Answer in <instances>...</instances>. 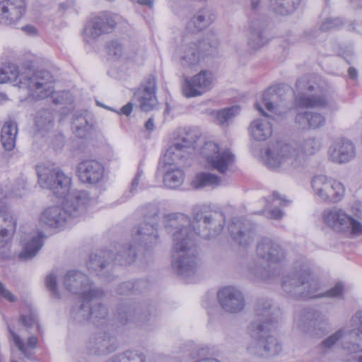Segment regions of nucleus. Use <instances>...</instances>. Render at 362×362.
I'll use <instances>...</instances> for the list:
<instances>
[{
    "instance_id": "obj_1",
    "label": "nucleus",
    "mask_w": 362,
    "mask_h": 362,
    "mask_svg": "<svg viewBox=\"0 0 362 362\" xmlns=\"http://www.w3.org/2000/svg\"><path fill=\"white\" fill-rule=\"evenodd\" d=\"M165 218V227L173 236V268L183 278L191 276L199 266L194 233L204 239L216 237L223 228L225 216L218 211L199 210L192 221L183 214H169Z\"/></svg>"
},
{
    "instance_id": "obj_2",
    "label": "nucleus",
    "mask_w": 362,
    "mask_h": 362,
    "mask_svg": "<svg viewBox=\"0 0 362 362\" xmlns=\"http://www.w3.org/2000/svg\"><path fill=\"white\" fill-rule=\"evenodd\" d=\"M38 182L42 188L49 189L56 196L65 197L63 207H48L40 216V223L49 228H61L69 218L82 215L88 202V194L76 191L69 194L71 178L60 169L46 165L37 167Z\"/></svg>"
},
{
    "instance_id": "obj_3",
    "label": "nucleus",
    "mask_w": 362,
    "mask_h": 362,
    "mask_svg": "<svg viewBox=\"0 0 362 362\" xmlns=\"http://www.w3.org/2000/svg\"><path fill=\"white\" fill-rule=\"evenodd\" d=\"M280 311L272 309L269 300H259L256 304L254 320L248 327L250 341L247 344V352L257 357L269 358L278 355L282 346L270 332L276 328Z\"/></svg>"
},
{
    "instance_id": "obj_4",
    "label": "nucleus",
    "mask_w": 362,
    "mask_h": 362,
    "mask_svg": "<svg viewBox=\"0 0 362 362\" xmlns=\"http://www.w3.org/2000/svg\"><path fill=\"white\" fill-rule=\"evenodd\" d=\"M320 149L319 141L313 137L294 144L278 142L266 150L263 159L267 168L272 170L296 169L304 165L307 156Z\"/></svg>"
},
{
    "instance_id": "obj_5",
    "label": "nucleus",
    "mask_w": 362,
    "mask_h": 362,
    "mask_svg": "<svg viewBox=\"0 0 362 362\" xmlns=\"http://www.w3.org/2000/svg\"><path fill=\"white\" fill-rule=\"evenodd\" d=\"M18 79L20 87L27 88L35 99L46 98L54 92L52 83L54 79L48 71H28L20 74L15 64H8L0 69V83L16 82Z\"/></svg>"
},
{
    "instance_id": "obj_6",
    "label": "nucleus",
    "mask_w": 362,
    "mask_h": 362,
    "mask_svg": "<svg viewBox=\"0 0 362 362\" xmlns=\"http://www.w3.org/2000/svg\"><path fill=\"white\" fill-rule=\"evenodd\" d=\"M218 45V38L214 32L207 33L202 40H195L187 35L173 47L172 59L184 69H193L205 54Z\"/></svg>"
},
{
    "instance_id": "obj_7",
    "label": "nucleus",
    "mask_w": 362,
    "mask_h": 362,
    "mask_svg": "<svg viewBox=\"0 0 362 362\" xmlns=\"http://www.w3.org/2000/svg\"><path fill=\"white\" fill-rule=\"evenodd\" d=\"M284 291L296 298H312L320 290L319 281L312 276L307 263H296L291 271L282 278Z\"/></svg>"
},
{
    "instance_id": "obj_8",
    "label": "nucleus",
    "mask_w": 362,
    "mask_h": 362,
    "mask_svg": "<svg viewBox=\"0 0 362 362\" xmlns=\"http://www.w3.org/2000/svg\"><path fill=\"white\" fill-rule=\"evenodd\" d=\"M256 252L260 259L250 263L249 271L253 276L258 279H268L270 274L267 267L271 264L283 261L285 258V252L281 246L269 238H263L258 242Z\"/></svg>"
},
{
    "instance_id": "obj_9",
    "label": "nucleus",
    "mask_w": 362,
    "mask_h": 362,
    "mask_svg": "<svg viewBox=\"0 0 362 362\" xmlns=\"http://www.w3.org/2000/svg\"><path fill=\"white\" fill-rule=\"evenodd\" d=\"M296 86L309 93L300 94L296 98L298 105L301 107L325 108L332 104L331 90L327 86L307 83L300 78L296 81Z\"/></svg>"
},
{
    "instance_id": "obj_10",
    "label": "nucleus",
    "mask_w": 362,
    "mask_h": 362,
    "mask_svg": "<svg viewBox=\"0 0 362 362\" xmlns=\"http://www.w3.org/2000/svg\"><path fill=\"white\" fill-rule=\"evenodd\" d=\"M353 329L349 340L341 341L344 354L341 362H362V310L356 312L351 320Z\"/></svg>"
},
{
    "instance_id": "obj_11",
    "label": "nucleus",
    "mask_w": 362,
    "mask_h": 362,
    "mask_svg": "<svg viewBox=\"0 0 362 362\" xmlns=\"http://www.w3.org/2000/svg\"><path fill=\"white\" fill-rule=\"evenodd\" d=\"M197 140V136L192 132H181L175 142L166 151L163 156L165 165H180L189 157L194 144Z\"/></svg>"
},
{
    "instance_id": "obj_12",
    "label": "nucleus",
    "mask_w": 362,
    "mask_h": 362,
    "mask_svg": "<svg viewBox=\"0 0 362 362\" xmlns=\"http://www.w3.org/2000/svg\"><path fill=\"white\" fill-rule=\"evenodd\" d=\"M323 220L326 225L336 232L354 235H362V223L342 209L334 208L325 211Z\"/></svg>"
},
{
    "instance_id": "obj_13",
    "label": "nucleus",
    "mask_w": 362,
    "mask_h": 362,
    "mask_svg": "<svg viewBox=\"0 0 362 362\" xmlns=\"http://www.w3.org/2000/svg\"><path fill=\"white\" fill-rule=\"evenodd\" d=\"M63 285L69 292L79 295L83 299L103 296V291L95 287L86 274L78 270L69 271L63 278Z\"/></svg>"
},
{
    "instance_id": "obj_14",
    "label": "nucleus",
    "mask_w": 362,
    "mask_h": 362,
    "mask_svg": "<svg viewBox=\"0 0 362 362\" xmlns=\"http://www.w3.org/2000/svg\"><path fill=\"white\" fill-rule=\"evenodd\" d=\"M311 186L315 195L324 202H337L345 194V187L341 182L322 175L315 176Z\"/></svg>"
},
{
    "instance_id": "obj_15",
    "label": "nucleus",
    "mask_w": 362,
    "mask_h": 362,
    "mask_svg": "<svg viewBox=\"0 0 362 362\" xmlns=\"http://www.w3.org/2000/svg\"><path fill=\"white\" fill-rule=\"evenodd\" d=\"M25 183L22 181L21 188L17 192L4 194L0 189V248L4 247L14 235L17 226V218L15 214L8 211L4 200L7 197H21Z\"/></svg>"
},
{
    "instance_id": "obj_16",
    "label": "nucleus",
    "mask_w": 362,
    "mask_h": 362,
    "mask_svg": "<svg viewBox=\"0 0 362 362\" xmlns=\"http://www.w3.org/2000/svg\"><path fill=\"white\" fill-rule=\"evenodd\" d=\"M207 164L214 170L224 174L235 161V156L228 149L221 150L218 146L212 141L205 143L202 148Z\"/></svg>"
},
{
    "instance_id": "obj_17",
    "label": "nucleus",
    "mask_w": 362,
    "mask_h": 362,
    "mask_svg": "<svg viewBox=\"0 0 362 362\" xmlns=\"http://www.w3.org/2000/svg\"><path fill=\"white\" fill-rule=\"evenodd\" d=\"M101 297L87 296V299H83L78 302L71 310V316L78 322L83 323L91 320L97 326H103L106 324L107 310L106 308L99 306L100 315L95 314L92 308V303Z\"/></svg>"
},
{
    "instance_id": "obj_18",
    "label": "nucleus",
    "mask_w": 362,
    "mask_h": 362,
    "mask_svg": "<svg viewBox=\"0 0 362 362\" xmlns=\"http://www.w3.org/2000/svg\"><path fill=\"white\" fill-rule=\"evenodd\" d=\"M323 318L322 313L317 310L304 309L295 317L294 322L302 332L311 337H320L323 334L320 328Z\"/></svg>"
},
{
    "instance_id": "obj_19",
    "label": "nucleus",
    "mask_w": 362,
    "mask_h": 362,
    "mask_svg": "<svg viewBox=\"0 0 362 362\" xmlns=\"http://www.w3.org/2000/svg\"><path fill=\"white\" fill-rule=\"evenodd\" d=\"M214 82L213 74L206 70H202L192 78H185L182 87L183 95L187 98L202 95L212 88Z\"/></svg>"
},
{
    "instance_id": "obj_20",
    "label": "nucleus",
    "mask_w": 362,
    "mask_h": 362,
    "mask_svg": "<svg viewBox=\"0 0 362 362\" xmlns=\"http://www.w3.org/2000/svg\"><path fill=\"white\" fill-rule=\"evenodd\" d=\"M117 320L123 325L134 322L144 325L152 317L150 308L138 303L120 305L117 308Z\"/></svg>"
},
{
    "instance_id": "obj_21",
    "label": "nucleus",
    "mask_w": 362,
    "mask_h": 362,
    "mask_svg": "<svg viewBox=\"0 0 362 362\" xmlns=\"http://www.w3.org/2000/svg\"><path fill=\"white\" fill-rule=\"evenodd\" d=\"M328 156L334 163H347L356 156V146L349 139L344 138L337 139L330 145Z\"/></svg>"
},
{
    "instance_id": "obj_22",
    "label": "nucleus",
    "mask_w": 362,
    "mask_h": 362,
    "mask_svg": "<svg viewBox=\"0 0 362 362\" xmlns=\"http://www.w3.org/2000/svg\"><path fill=\"white\" fill-rule=\"evenodd\" d=\"M156 92V81L153 75L148 76L135 93L142 111L152 110L158 104Z\"/></svg>"
},
{
    "instance_id": "obj_23",
    "label": "nucleus",
    "mask_w": 362,
    "mask_h": 362,
    "mask_svg": "<svg viewBox=\"0 0 362 362\" xmlns=\"http://www.w3.org/2000/svg\"><path fill=\"white\" fill-rule=\"evenodd\" d=\"M218 300L221 308L226 312L236 313L245 307L243 294L233 286H226L218 292Z\"/></svg>"
},
{
    "instance_id": "obj_24",
    "label": "nucleus",
    "mask_w": 362,
    "mask_h": 362,
    "mask_svg": "<svg viewBox=\"0 0 362 362\" xmlns=\"http://www.w3.org/2000/svg\"><path fill=\"white\" fill-rule=\"evenodd\" d=\"M115 25V21L110 16L95 17L86 26L83 32V39L86 42L90 43L100 35L111 33Z\"/></svg>"
},
{
    "instance_id": "obj_25",
    "label": "nucleus",
    "mask_w": 362,
    "mask_h": 362,
    "mask_svg": "<svg viewBox=\"0 0 362 362\" xmlns=\"http://www.w3.org/2000/svg\"><path fill=\"white\" fill-rule=\"evenodd\" d=\"M267 24L260 17L250 18L246 28L248 45L252 49H259L268 42Z\"/></svg>"
},
{
    "instance_id": "obj_26",
    "label": "nucleus",
    "mask_w": 362,
    "mask_h": 362,
    "mask_svg": "<svg viewBox=\"0 0 362 362\" xmlns=\"http://www.w3.org/2000/svg\"><path fill=\"white\" fill-rule=\"evenodd\" d=\"M26 11V0H2L0 1V23L12 25Z\"/></svg>"
},
{
    "instance_id": "obj_27",
    "label": "nucleus",
    "mask_w": 362,
    "mask_h": 362,
    "mask_svg": "<svg viewBox=\"0 0 362 362\" xmlns=\"http://www.w3.org/2000/svg\"><path fill=\"white\" fill-rule=\"evenodd\" d=\"M118 348L117 339L109 333L98 332L95 334L88 342L89 351L97 356H105L115 351Z\"/></svg>"
},
{
    "instance_id": "obj_28",
    "label": "nucleus",
    "mask_w": 362,
    "mask_h": 362,
    "mask_svg": "<svg viewBox=\"0 0 362 362\" xmlns=\"http://www.w3.org/2000/svg\"><path fill=\"white\" fill-rule=\"evenodd\" d=\"M158 238L157 225L155 223H142L132 233V241L134 244L145 249L156 245Z\"/></svg>"
},
{
    "instance_id": "obj_29",
    "label": "nucleus",
    "mask_w": 362,
    "mask_h": 362,
    "mask_svg": "<svg viewBox=\"0 0 362 362\" xmlns=\"http://www.w3.org/2000/svg\"><path fill=\"white\" fill-rule=\"evenodd\" d=\"M77 175L83 183L96 184L104 175V167L95 160H86L77 165Z\"/></svg>"
},
{
    "instance_id": "obj_30",
    "label": "nucleus",
    "mask_w": 362,
    "mask_h": 362,
    "mask_svg": "<svg viewBox=\"0 0 362 362\" xmlns=\"http://www.w3.org/2000/svg\"><path fill=\"white\" fill-rule=\"evenodd\" d=\"M228 230L233 240L240 246L246 247L254 240L253 230L248 223L240 219L233 221L228 226Z\"/></svg>"
},
{
    "instance_id": "obj_31",
    "label": "nucleus",
    "mask_w": 362,
    "mask_h": 362,
    "mask_svg": "<svg viewBox=\"0 0 362 362\" xmlns=\"http://www.w3.org/2000/svg\"><path fill=\"white\" fill-rule=\"evenodd\" d=\"M296 126L302 130L317 129L326 124V118L321 113L313 111H300L295 117Z\"/></svg>"
},
{
    "instance_id": "obj_32",
    "label": "nucleus",
    "mask_w": 362,
    "mask_h": 362,
    "mask_svg": "<svg viewBox=\"0 0 362 362\" xmlns=\"http://www.w3.org/2000/svg\"><path fill=\"white\" fill-rule=\"evenodd\" d=\"M112 253L107 250H101L91 254L87 262V268L90 272L103 276L107 281L111 279L107 275V269L111 264Z\"/></svg>"
},
{
    "instance_id": "obj_33",
    "label": "nucleus",
    "mask_w": 362,
    "mask_h": 362,
    "mask_svg": "<svg viewBox=\"0 0 362 362\" xmlns=\"http://www.w3.org/2000/svg\"><path fill=\"white\" fill-rule=\"evenodd\" d=\"M107 49L108 54L119 59L122 57H125L134 61H137L139 59H143V51L137 49L134 46L127 47L123 43L119 40H112L107 45Z\"/></svg>"
},
{
    "instance_id": "obj_34",
    "label": "nucleus",
    "mask_w": 362,
    "mask_h": 362,
    "mask_svg": "<svg viewBox=\"0 0 362 362\" xmlns=\"http://www.w3.org/2000/svg\"><path fill=\"white\" fill-rule=\"evenodd\" d=\"M112 253L111 262H114L115 264L122 266H127L131 264L134 262L136 259V249L135 245L125 244L119 245L116 248V252L113 253L112 251H110Z\"/></svg>"
},
{
    "instance_id": "obj_35",
    "label": "nucleus",
    "mask_w": 362,
    "mask_h": 362,
    "mask_svg": "<svg viewBox=\"0 0 362 362\" xmlns=\"http://www.w3.org/2000/svg\"><path fill=\"white\" fill-rule=\"evenodd\" d=\"M213 21L212 13L207 8L197 11L187 25V29L192 33L201 31L209 26Z\"/></svg>"
},
{
    "instance_id": "obj_36",
    "label": "nucleus",
    "mask_w": 362,
    "mask_h": 362,
    "mask_svg": "<svg viewBox=\"0 0 362 362\" xmlns=\"http://www.w3.org/2000/svg\"><path fill=\"white\" fill-rule=\"evenodd\" d=\"M87 112H76L72 118V130L80 138H84L91 129L92 124Z\"/></svg>"
},
{
    "instance_id": "obj_37",
    "label": "nucleus",
    "mask_w": 362,
    "mask_h": 362,
    "mask_svg": "<svg viewBox=\"0 0 362 362\" xmlns=\"http://www.w3.org/2000/svg\"><path fill=\"white\" fill-rule=\"evenodd\" d=\"M251 136L257 141H264L272 133V124L267 119L254 120L250 126Z\"/></svg>"
},
{
    "instance_id": "obj_38",
    "label": "nucleus",
    "mask_w": 362,
    "mask_h": 362,
    "mask_svg": "<svg viewBox=\"0 0 362 362\" xmlns=\"http://www.w3.org/2000/svg\"><path fill=\"white\" fill-rule=\"evenodd\" d=\"M17 133V125L14 122L4 123L1 129V141L6 151H11L14 148Z\"/></svg>"
},
{
    "instance_id": "obj_39",
    "label": "nucleus",
    "mask_w": 362,
    "mask_h": 362,
    "mask_svg": "<svg viewBox=\"0 0 362 362\" xmlns=\"http://www.w3.org/2000/svg\"><path fill=\"white\" fill-rule=\"evenodd\" d=\"M221 183L220 177L211 173L202 172L197 173L192 180L191 185L195 189L204 187H216Z\"/></svg>"
},
{
    "instance_id": "obj_40",
    "label": "nucleus",
    "mask_w": 362,
    "mask_h": 362,
    "mask_svg": "<svg viewBox=\"0 0 362 362\" xmlns=\"http://www.w3.org/2000/svg\"><path fill=\"white\" fill-rule=\"evenodd\" d=\"M42 246V234L38 233L28 240L23 246L19 257L23 259H28L33 257Z\"/></svg>"
},
{
    "instance_id": "obj_41",
    "label": "nucleus",
    "mask_w": 362,
    "mask_h": 362,
    "mask_svg": "<svg viewBox=\"0 0 362 362\" xmlns=\"http://www.w3.org/2000/svg\"><path fill=\"white\" fill-rule=\"evenodd\" d=\"M183 180L184 173L178 167L169 166L163 177L164 185L171 189H175L181 185Z\"/></svg>"
},
{
    "instance_id": "obj_42",
    "label": "nucleus",
    "mask_w": 362,
    "mask_h": 362,
    "mask_svg": "<svg viewBox=\"0 0 362 362\" xmlns=\"http://www.w3.org/2000/svg\"><path fill=\"white\" fill-rule=\"evenodd\" d=\"M300 0H270V6L276 13L284 16L293 12Z\"/></svg>"
},
{
    "instance_id": "obj_43",
    "label": "nucleus",
    "mask_w": 362,
    "mask_h": 362,
    "mask_svg": "<svg viewBox=\"0 0 362 362\" xmlns=\"http://www.w3.org/2000/svg\"><path fill=\"white\" fill-rule=\"evenodd\" d=\"M346 334V331L344 328L337 329L321 341L320 349L325 353L327 352L340 341L345 337Z\"/></svg>"
},
{
    "instance_id": "obj_44",
    "label": "nucleus",
    "mask_w": 362,
    "mask_h": 362,
    "mask_svg": "<svg viewBox=\"0 0 362 362\" xmlns=\"http://www.w3.org/2000/svg\"><path fill=\"white\" fill-rule=\"evenodd\" d=\"M267 202L269 203L272 202V205H273L275 208L269 210L268 213V216L269 218L279 220L284 216V212L278 209L276 206L279 205H286L288 202L287 200L281 197L279 194L277 192H274L272 196L269 197V199H267Z\"/></svg>"
},
{
    "instance_id": "obj_45",
    "label": "nucleus",
    "mask_w": 362,
    "mask_h": 362,
    "mask_svg": "<svg viewBox=\"0 0 362 362\" xmlns=\"http://www.w3.org/2000/svg\"><path fill=\"white\" fill-rule=\"evenodd\" d=\"M240 108L238 106H233L217 111L216 117L222 126H227L230 121L239 113Z\"/></svg>"
},
{
    "instance_id": "obj_46",
    "label": "nucleus",
    "mask_w": 362,
    "mask_h": 362,
    "mask_svg": "<svg viewBox=\"0 0 362 362\" xmlns=\"http://www.w3.org/2000/svg\"><path fill=\"white\" fill-rule=\"evenodd\" d=\"M344 284L341 282H338L333 287L328 291L323 293H318V291L314 293L312 298H341L344 294Z\"/></svg>"
},
{
    "instance_id": "obj_47",
    "label": "nucleus",
    "mask_w": 362,
    "mask_h": 362,
    "mask_svg": "<svg viewBox=\"0 0 362 362\" xmlns=\"http://www.w3.org/2000/svg\"><path fill=\"white\" fill-rule=\"evenodd\" d=\"M121 362H146V356L139 350H127L119 354Z\"/></svg>"
},
{
    "instance_id": "obj_48",
    "label": "nucleus",
    "mask_w": 362,
    "mask_h": 362,
    "mask_svg": "<svg viewBox=\"0 0 362 362\" xmlns=\"http://www.w3.org/2000/svg\"><path fill=\"white\" fill-rule=\"evenodd\" d=\"M52 112L49 110H42L37 112L35 118V124L40 129H45L53 121Z\"/></svg>"
},
{
    "instance_id": "obj_49",
    "label": "nucleus",
    "mask_w": 362,
    "mask_h": 362,
    "mask_svg": "<svg viewBox=\"0 0 362 362\" xmlns=\"http://www.w3.org/2000/svg\"><path fill=\"white\" fill-rule=\"evenodd\" d=\"M144 210V214L146 218L145 222H148L147 221L149 220L151 221V223H155V224L157 225L159 219L158 204L156 203L148 204L145 206Z\"/></svg>"
},
{
    "instance_id": "obj_50",
    "label": "nucleus",
    "mask_w": 362,
    "mask_h": 362,
    "mask_svg": "<svg viewBox=\"0 0 362 362\" xmlns=\"http://www.w3.org/2000/svg\"><path fill=\"white\" fill-rule=\"evenodd\" d=\"M278 95L273 90L269 89L262 95V101L267 110L273 112L276 107Z\"/></svg>"
},
{
    "instance_id": "obj_51",
    "label": "nucleus",
    "mask_w": 362,
    "mask_h": 362,
    "mask_svg": "<svg viewBox=\"0 0 362 362\" xmlns=\"http://www.w3.org/2000/svg\"><path fill=\"white\" fill-rule=\"evenodd\" d=\"M45 285L54 298H60L57 287V276L54 274H49L46 276Z\"/></svg>"
},
{
    "instance_id": "obj_52",
    "label": "nucleus",
    "mask_w": 362,
    "mask_h": 362,
    "mask_svg": "<svg viewBox=\"0 0 362 362\" xmlns=\"http://www.w3.org/2000/svg\"><path fill=\"white\" fill-rule=\"evenodd\" d=\"M144 281H140L135 284L128 281V282H124L122 284H120L119 288H118V293L119 294H127L129 291H130L132 289H137L139 288V286L141 284H144Z\"/></svg>"
},
{
    "instance_id": "obj_53",
    "label": "nucleus",
    "mask_w": 362,
    "mask_h": 362,
    "mask_svg": "<svg viewBox=\"0 0 362 362\" xmlns=\"http://www.w3.org/2000/svg\"><path fill=\"white\" fill-rule=\"evenodd\" d=\"M341 25H342V22L339 19L329 18V19H327L325 21H324L322 23V25L320 26V29L323 31H327L330 29L337 28Z\"/></svg>"
},
{
    "instance_id": "obj_54",
    "label": "nucleus",
    "mask_w": 362,
    "mask_h": 362,
    "mask_svg": "<svg viewBox=\"0 0 362 362\" xmlns=\"http://www.w3.org/2000/svg\"><path fill=\"white\" fill-rule=\"evenodd\" d=\"M8 330H9L11 339L13 341V342L14 343L15 346L21 351H22L23 353H25V346L23 340L20 338V337L16 333H15L11 329V327L9 326L8 327Z\"/></svg>"
},
{
    "instance_id": "obj_55",
    "label": "nucleus",
    "mask_w": 362,
    "mask_h": 362,
    "mask_svg": "<svg viewBox=\"0 0 362 362\" xmlns=\"http://www.w3.org/2000/svg\"><path fill=\"white\" fill-rule=\"evenodd\" d=\"M0 295L4 298L6 300L10 302H13L16 300V297L14 295L10 292L8 289H6L4 285L0 282Z\"/></svg>"
},
{
    "instance_id": "obj_56",
    "label": "nucleus",
    "mask_w": 362,
    "mask_h": 362,
    "mask_svg": "<svg viewBox=\"0 0 362 362\" xmlns=\"http://www.w3.org/2000/svg\"><path fill=\"white\" fill-rule=\"evenodd\" d=\"M244 2H248L249 8L252 11L257 12L260 11L262 7V0H241Z\"/></svg>"
},
{
    "instance_id": "obj_57",
    "label": "nucleus",
    "mask_w": 362,
    "mask_h": 362,
    "mask_svg": "<svg viewBox=\"0 0 362 362\" xmlns=\"http://www.w3.org/2000/svg\"><path fill=\"white\" fill-rule=\"evenodd\" d=\"M21 320L23 325L31 327L35 322L36 318L33 314H30L28 315H22Z\"/></svg>"
},
{
    "instance_id": "obj_58",
    "label": "nucleus",
    "mask_w": 362,
    "mask_h": 362,
    "mask_svg": "<svg viewBox=\"0 0 362 362\" xmlns=\"http://www.w3.org/2000/svg\"><path fill=\"white\" fill-rule=\"evenodd\" d=\"M142 174H143L142 170H139L137 171L134 178L133 179V180L132 182V185H131V188H130V192L133 193V192H134L136 191V187L139 185V180H140V178H141Z\"/></svg>"
},
{
    "instance_id": "obj_59",
    "label": "nucleus",
    "mask_w": 362,
    "mask_h": 362,
    "mask_svg": "<svg viewBox=\"0 0 362 362\" xmlns=\"http://www.w3.org/2000/svg\"><path fill=\"white\" fill-rule=\"evenodd\" d=\"M133 110V103H128L127 105L123 106L119 112H117L119 114H123L126 116H129Z\"/></svg>"
},
{
    "instance_id": "obj_60",
    "label": "nucleus",
    "mask_w": 362,
    "mask_h": 362,
    "mask_svg": "<svg viewBox=\"0 0 362 362\" xmlns=\"http://www.w3.org/2000/svg\"><path fill=\"white\" fill-rule=\"evenodd\" d=\"M354 218L362 223V204L356 205L354 208Z\"/></svg>"
},
{
    "instance_id": "obj_61",
    "label": "nucleus",
    "mask_w": 362,
    "mask_h": 362,
    "mask_svg": "<svg viewBox=\"0 0 362 362\" xmlns=\"http://www.w3.org/2000/svg\"><path fill=\"white\" fill-rule=\"evenodd\" d=\"M348 74L350 78L356 79L358 76V73L356 69L354 67H350L348 70Z\"/></svg>"
},
{
    "instance_id": "obj_62",
    "label": "nucleus",
    "mask_w": 362,
    "mask_h": 362,
    "mask_svg": "<svg viewBox=\"0 0 362 362\" xmlns=\"http://www.w3.org/2000/svg\"><path fill=\"white\" fill-rule=\"evenodd\" d=\"M37 339L35 337H30L28 339L27 345L30 348H35L37 344Z\"/></svg>"
},
{
    "instance_id": "obj_63",
    "label": "nucleus",
    "mask_w": 362,
    "mask_h": 362,
    "mask_svg": "<svg viewBox=\"0 0 362 362\" xmlns=\"http://www.w3.org/2000/svg\"><path fill=\"white\" fill-rule=\"evenodd\" d=\"M136 2L141 5L147 6L149 8L153 7V0H136Z\"/></svg>"
},
{
    "instance_id": "obj_64",
    "label": "nucleus",
    "mask_w": 362,
    "mask_h": 362,
    "mask_svg": "<svg viewBox=\"0 0 362 362\" xmlns=\"http://www.w3.org/2000/svg\"><path fill=\"white\" fill-rule=\"evenodd\" d=\"M145 127L147 130L152 131L153 129V120L152 118H149L145 123Z\"/></svg>"
}]
</instances>
